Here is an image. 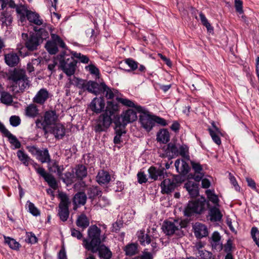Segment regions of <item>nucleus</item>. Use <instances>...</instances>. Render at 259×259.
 <instances>
[{
    "mask_svg": "<svg viewBox=\"0 0 259 259\" xmlns=\"http://www.w3.org/2000/svg\"><path fill=\"white\" fill-rule=\"evenodd\" d=\"M68 80L69 82L66 84V87L68 88H70L71 85H74L83 91H87L96 96L104 94L105 97L108 99H113L115 94L118 93L117 90L112 89L107 86L104 82L99 83L95 81H87L75 76L72 77H69Z\"/></svg>",
    "mask_w": 259,
    "mask_h": 259,
    "instance_id": "nucleus-1",
    "label": "nucleus"
},
{
    "mask_svg": "<svg viewBox=\"0 0 259 259\" xmlns=\"http://www.w3.org/2000/svg\"><path fill=\"white\" fill-rule=\"evenodd\" d=\"M33 30L34 32L30 33V36L25 42L26 47L31 51L36 50L43 40L49 37V32L45 28L34 26Z\"/></svg>",
    "mask_w": 259,
    "mask_h": 259,
    "instance_id": "nucleus-2",
    "label": "nucleus"
},
{
    "mask_svg": "<svg viewBox=\"0 0 259 259\" xmlns=\"http://www.w3.org/2000/svg\"><path fill=\"white\" fill-rule=\"evenodd\" d=\"M101 233V230L96 225L89 227L87 237L83 240V246L87 250H89L105 241V237L102 238Z\"/></svg>",
    "mask_w": 259,
    "mask_h": 259,
    "instance_id": "nucleus-3",
    "label": "nucleus"
},
{
    "mask_svg": "<svg viewBox=\"0 0 259 259\" xmlns=\"http://www.w3.org/2000/svg\"><path fill=\"white\" fill-rule=\"evenodd\" d=\"M187 226V223L184 220L175 219L172 222L164 221L162 226V229L167 236L176 235L178 237H182L184 235L183 228Z\"/></svg>",
    "mask_w": 259,
    "mask_h": 259,
    "instance_id": "nucleus-4",
    "label": "nucleus"
},
{
    "mask_svg": "<svg viewBox=\"0 0 259 259\" xmlns=\"http://www.w3.org/2000/svg\"><path fill=\"white\" fill-rule=\"evenodd\" d=\"M56 58L59 61L61 70L67 76L70 77L74 74L77 62L73 56L67 55L66 51L63 50Z\"/></svg>",
    "mask_w": 259,
    "mask_h": 259,
    "instance_id": "nucleus-5",
    "label": "nucleus"
},
{
    "mask_svg": "<svg viewBox=\"0 0 259 259\" xmlns=\"http://www.w3.org/2000/svg\"><path fill=\"white\" fill-rule=\"evenodd\" d=\"M206 205L207 207L210 205L209 202H206L203 196L194 201H189L184 211V215L187 217H191L195 214H200L205 210Z\"/></svg>",
    "mask_w": 259,
    "mask_h": 259,
    "instance_id": "nucleus-6",
    "label": "nucleus"
},
{
    "mask_svg": "<svg viewBox=\"0 0 259 259\" xmlns=\"http://www.w3.org/2000/svg\"><path fill=\"white\" fill-rule=\"evenodd\" d=\"M9 79L16 84L21 81L23 82V83L20 86V90L21 92L29 87L28 78L26 75L25 70L23 69L14 68L13 70L9 71Z\"/></svg>",
    "mask_w": 259,
    "mask_h": 259,
    "instance_id": "nucleus-7",
    "label": "nucleus"
},
{
    "mask_svg": "<svg viewBox=\"0 0 259 259\" xmlns=\"http://www.w3.org/2000/svg\"><path fill=\"white\" fill-rule=\"evenodd\" d=\"M51 40L47 42L45 45V48L50 55H55L58 52V47L67 50L68 49L63 40L57 34L52 33Z\"/></svg>",
    "mask_w": 259,
    "mask_h": 259,
    "instance_id": "nucleus-8",
    "label": "nucleus"
},
{
    "mask_svg": "<svg viewBox=\"0 0 259 259\" xmlns=\"http://www.w3.org/2000/svg\"><path fill=\"white\" fill-rule=\"evenodd\" d=\"M112 122V120L110 115H109L107 111H105L100 114L95 120L94 131L96 133H99L107 132Z\"/></svg>",
    "mask_w": 259,
    "mask_h": 259,
    "instance_id": "nucleus-9",
    "label": "nucleus"
},
{
    "mask_svg": "<svg viewBox=\"0 0 259 259\" xmlns=\"http://www.w3.org/2000/svg\"><path fill=\"white\" fill-rule=\"evenodd\" d=\"M58 196L60 199L59 204L58 215L62 221L65 222L69 217V205L70 202L68 196L65 193H60Z\"/></svg>",
    "mask_w": 259,
    "mask_h": 259,
    "instance_id": "nucleus-10",
    "label": "nucleus"
},
{
    "mask_svg": "<svg viewBox=\"0 0 259 259\" xmlns=\"http://www.w3.org/2000/svg\"><path fill=\"white\" fill-rule=\"evenodd\" d=\"M32 165L36 172L44 178L51 188L54 190H56L58 188V183L54 176L47 172L42 167H38L37 163L33 162Z\"/></svg>",
    "mask_w": 259,
    "mask_h": 259,
    "instance_id": "nucleus-11",
    "label": "nucleus"
},
{
    "mask_svg": "<svg viewBox=\"0 0 259 259\" xmlns=\"http://www.w3.org/2000/svg\"><path fill=\"white\" fill-rule=\"evenodd\" d=\"M178 176H176L172 179H165L163 180L160 185L161 193L163 194H169L174 191L180 185V182L178 181Z\"/></svg>",
    "mask_w": 259,
    "mask_h": 259,
    "instance_id": "nucleus-12",
    "label": "nucleus"
},
{
    "mask_svg": "<svg viewBox=\"0 0 259 259\" xmlns=\"http://www.w3.org/2000/svg\"><path fill=\"white\" fill-rule=\"evenodd\" d=\"M140 113L143 114L139 116V121L142 126L147 132H150L155 126L153 117L154 115L150 114L149 112L145 109L144 112Z\"/></svg>",
    "mask_w": 259,
    "mask_h": 259,
    "instance_id": "nucleus-13",
    "label": "nucleus"
},
{
    "mask_svg": "<svg viewBox=\"0 0 259 259\" xmlns=\"http://www.w3.org/2000/svg\"><path fill=\"white\" fill-rule=\"evenodd\" d=\"M89 251L93 253H98L100 258L111 259L112 256V253L109 248L103 243L100 244V245H97Z\"/></svg>",
    "mask_w": 259,
    "mask_h": 259,
    "instance_id": "nucleus-14",
    "label": "nucleus"
},
{
    "mask_svg": "<svg viewBox=\"0 0 259 259\" xmlns=\"http://www.w3.org/2000/svg\"><path fill=\"white\" fill-rule=\"evenodd\" d=\"M105 106V99L103 97L94 98L90 104L91 110L98 114L104 110Z\"/></svg>",
    "mask_w": 259,
    "mask_h": 259,
    "instance_id": "nucleus-15",
    "label": "nucleus"
},
{
    "mask_svg": "<svg viewBox=\"0 0 259 259\" xmlns=\"http://www.w3.org/2000/svg\"><path fill=\"white\" fill-rule=\"evenodd\" d=\"M87 200V195L83 191L77 192L73 196L72 202L73 204V209L76 210L78 207L85 205Z\"/></svg>",
    "mask_w": 259,
    "mask_h": 259,
    "instance_id": "nucleus-16",
    "label": "nucleus"
},
{
    "mask_svg": "<svg viewBox=\"0 0 259 259\" xmlns=\"http://www.w3.org/2000/svg\"><path fill=\"white\" fill-rule=\"evenodd\" d=\"M165 170V169L164 167L157 168L155 166H151L148 170L149 177L154 181L161 180L164 178Z\"/></svg>",
    "mask_w": 259,
    "mask_h": 259,
    "instance_id": "nucleus-17",
    "label": "nucleus"
},
{
    "mask_svg": "<svg viewBox=\"0 0 259 259\" xmlns=\"http://www.w3.org/2000/svg\"><path fill=\"white\" fill-rule=\"evenodd\" d=\"M6 64L10 67H15L20 62L19 56L16 53L11 52L4 55Z\"/></svg>",
    "mask_w": 259,
    "mask_h": 259,
    "instance_id": "nucleus-18",
    "label": "nucleus"
},
{
    "mask_svg": "<svg viewBox=\"0 0 259 259\" xmlns=\"http://www.w3.org/2000/svg\"><path fill=\"white\" fill-rule=\"evenodd\" d=\"M175 166L177 172L183 176L187 175L190 170L189 164L183 159H178L176 160L175 162Z\"/></svg>",
    "mask_w": 259,
    "mask_h": 259,
    "instance_id": "nucleus-19",
    "label": "nucleus"
},
{
    "mask_svg": "<svg viewBox=\"0 0 259 259\" xmlns=\"http://www.w3.org/2000/svg\"><path fill=\"white\" fill-rule=\"evenodd\" d=\"M193 228L195 236L197 239L206 237L208 234L207 227L204 224L197 223Z\"/></svg>",
    "mask_w": 259,
    "mask_h": 259,
    "instance_id": "nucleus-20",
    "label": "nucleus"
},
{
    "mask_svg": "<svg viewBox=\"0 0 259 259\" xmlns=\"http://www.w3.org/2000/svg\"><path fill=\"white\" fill-rule=\"evenodd\" d=\"M198 186V184L191 181H188L185 184L184 187L188 192L191 197L195 198L199 195Z\"/></svg>",
    "mask_w": 259,
    "mask_h": 259,
    "instance_id": "nucleus-21",
    "label": "nucleus"
},
{
    "mask_svg": "<svg viewBox=\"0 0 259 259\" xmlns=\"http://www.w3.org/2000/svg\"><path fill=\"white\" fill-rule=\"evenodd\" d=\"M49 97V94L47 89H41L33 98V101L34 103L43 105L48 100Z\"/></svg>",
    "mask_w": 259,
    "mask_h": 259,
    "instance_id": "nucleus-22",
    "label": "nucleus"
},
{
    "mask_svg": "<svg viewBox=\"0 0 259 259\" xmlns=\"http://www.w3.org/2000/svg\"><path fill=\"white\" fill-rule=\"evenodd\" d=\"M50 133L53 134L56 139H61L65 135V128L62 124L56 123L51 127Z\"/></svg>",
    "mask_w": 259,
    "mask_h": 259,
    "instance_id": "nucleus-23",
    "label": "nucleus"
},
{
    "mask_svg": "<svg viewBox=\"0 0 259 259\" xmlns=\"http://www.w3.org/2000/svg\"><path fill=\"white\" fill-rule=\"evenodd\" d=\"M1 132L9 139L10 143L15 146V148H20L21 143L17 138L12 135L4 126L0 130Z\"/></svg>",
    "mask_w": 259,
    "mask_h": 259,
    "instance_id": "nucleus-24",
    "label": "nucleus"
},
{
    "mask_svg": "<svg viewBox=\"0 0 259 259\" xmlns=\"http://www.w3.org/2000/svg\"><path fill=\"white\" fill-rule=\"evenodd\" d=\"M211 125L214 130L208 128V131L209 135L213 141L217 145H220L221 144V140L219 137V135H222L221 132L219 128L216 126L214 121L212 122Z\"/></svg>",
    "mask_w": 259,
    "mask_h": 259,
    "instance_id": "nucleus-25",
    "label": "nucleus"
},
{
    "mask_svg": "<svg viewBox=\"0 0 259 259\" xmlns=\"http://www.w3.org/2000/svg\"><path fill=\"white\" fill-rule=\"evenodd\" d=\"M25 11L26 17L30 22L39 26L42 24L43 20L40 19V16L38 13L28 10H25Z\"/></svg>",
    "mask_w": 259,
    "mask_h": 259,
    "instance_id": "nucleus-26",
    "label": "nucleus"
},
{
    "mask_svg": "<svg viewBox=\"0 0 259 259\" xmlns=\"http://www.w3.org/2000/svg\"><path fill=\"white\" fill-rule=\"evenodd\" d=\"M116 100L124 106L134 108L138 112H144V108L143 107L140 105H136L134 102L128 99H124L117 97L116 98Z\"/></svg>",
    "mask_w": 259,
    "mask_h": 259,
    "instance_id": "nucleus-27",
    "label": "nucleus"
},
{
    "mask_svg": "<svg viewBox=\"0 0 259 259\" xmlns=\"http://www.w3.org/2000/svg\"><path fill=\"white\" fill-rule=\"evenodd\" d=\"M87 193L89 199L92 201L98 197V198L102 196V191L98 186H92L87 188Z\"/></svg>",
    "mask_w": 259,
    "mask_h": 259,
    "instance_id": "nucleus-28",
    "label": "nucleus"
},
{
    "mask_svg": "<svg viewBox=\"0 0 259 259\" xmlns=\"http://www.w3.org/2000/svg\"><path fill=\"white\" fill-rule=\"evenodd\" d=\"M44 118L46 124L52 125L56 124L58 116L55 110H49L45 112Z\"/></svg>",
    "mask_w": 259,
    "mask_h": 259,
    "instance_id": "nucleus-29",
    "label": "nucleus"
},
{
    "mask_svg": "<svg viewBox=\"0 0 259 259\" xmlns=\"http://www.w3.org/2000/svg\"><path fill=\"white\" fill-rule=\"evenodd\" d=\"M96 179L100 185L107 184L110 182L111 176L108 171L102 170L98 172Z\"/></svg>",
    "mask_w": 259,
    "mask_h": 259,
    "instance_id": "nucleus-30",
    "label": "nucleus"
},
{
    "mask_svg": "<svg viewBox=\"0 0 259 259\" xmlns=\"http://www.w3.org/2000/svg\"><path fill=\"white\" fill-rule=\"evenodd\" d=\"M122 116L123 120L127 124L136 121L138 118L136 111L131 109L126 110Z\"/></svg>",
    "mask_w": 259,
    "mask_h": 259,
    "instance_id": "nucleus-31",
    "label": "nucleus"
},
{
    "mask_svg": "<svg viewBox=\"0 0 259 259\" xmlns=\"http://www.w3.org/2000/svg\"><path fill=\"white\" fill-rule=\"evenodd\" d=\"M74 169L75 177L77 179L82 180L87 177V168L84 165L78 164L75 166Z\"/></svg>",
    "mask_w": 259,
    "mask_h": 259,
    "instance_id": "nucleus-32",
    "label": "nucleus"
},
{
    "mask_svg": "<svg viewBox=\"0 0 259 259\" xmlns=\"http://www.w3.org/2000/svg\"><path fill=\"white\" fill-rule=\"evenodd\" d=\"M36 158L42 163H49L51 160V156L47 148L40 150Z\"/></svg>",
    "mask_w": 259,
    "mask_h": 259,
    "instance_id": "nucleus-33",
    "label": "nucleus"
},
{
    "mask_svg": "<svg viewBox=\"0 0 259 259\" xmlns=\"http://www.w3.org/2000/svg\"><path fill=\"white\" fill-rule=\"evenodd\" d=\"M76 224L77 227L84 230L89 226L90 221L87 215L82 213L77 217Z\"/></svg>",
    "mask_w": 259,
    "mask_h": 259,
    "instance_id": "nucleus-34",
    "label": "nucleus"
},
{
    "mask_svg": "<svg viewBox=\"0 0 259 259\" xmlns=\"http://www.w3.org/2000/svg\"><path fill=\"white\" fill-rule=\"evenodd\" d=\"M169 132L166 128L161 130L157 134V140L158 142L165 144L169 142Z\"/></svg>",
    "mask_w": 259,
    "mask_h": 259,
    "instance_id": "nucleus-35",
    "label": "nucleus"
},
{
    "mask_svg": "<svg viewBox=\"0 0 259 259\" xmlns=\"http://www.w3.org/2000/svg\"><path fill=\"white\" fill-rule=\"evenodd\" d=\"M209 214L210 217V220L214 222L220 221L223 217L219 208L216 206H213L210 208Z\"/></svg>",
    "mask_w": 259,
    "mask_h": 259,
    "instance_id": "nucleus-36",
    "label": "nucleus"
},
{
    "mask_svg": "<svg viewBox=\"0 0 259 259\" xmlns=\"http://www.w3.org/2000/svg\"><path fill=\"white\" fill-rule=\"evenodd\" d=\"M138 239L142 245L145 246L146 244H149L151 242L150 236L145 234L144 230H141L138 232Z\"/></svg>",
    "mask_w": 259,
    "mask_h": 259,
    "instance_id": "nucleus-37",
    "label": "nucleus"
},
{
    "mask_svg": "<svg viewBox=\"0 0 259 259\" xmlns=\"http://www.w3.org/2000/svg\"><path fill=\"white\" fill-rule=\"evenodd\" d=\"M165 151L166 152V153H169L170 154V153H171L172 154L169 158V159H171L175 156H178L179 155V149L176 144L172 142L169 143L167 145Z\"/></svg>",
    "mask_w": 259,
    "mask_h": 259,
    "instance_id": "nucleus-38",
    "label": "nucleus"
},
{
    "mask_svg": "<svg viewBox=\"0 0 259 259\" xmlns=\"http://www.w3.org/2000/svg\"><path fill=\"white\" fill-rule=\"evenodd\" d=\"M0 20L2 22L3 25L8 26L12 23L13 17L7 11H4L0 15Z\"/></svg>",
    "mask_w": 259,
    "mask_h": 259,
    "instance_id": "nucleus-39",
    "label": "nucleus"
},
{
    "mask_svg": "<svg viewBox=\"0 0 259 259\" xmlns=\"http://www.w3.org/2000/svg\"><path fill=\"white\" fill-rule=\"evenodd\" d=\"M25 113L26 116L34 118L38 114V109L36 105L31 104L26 108Z\"/></svg>",
    "mask_w": 259,
    "mask_h": 259,
    "instance_id": "nucleus-40",
    "label": "nucleus"
},
{
    "mask_svg": "<svg viewBox=\"0 0 259 259\" xmlns=\"http://www.w3.org/2000/svg\"><path fill=\"white\" fill-rule=\"evenodd\" d=\"M17 155L20 161L25 166H28L30 161H33L26 154L24 151L19 150L17 152Z\"/></svg>",
    "mask_w": 259,
    "mask_h": 259,
    "instance_id": "nucleus-41",
    "label": "nucleus"
},
{
    "mask_svg": "<svg viewBox=\"0 0 259 259\" xmlns=\"http://www.w3.org/2000/svg\"><path fill=\"white\" fill-rule=\"evenodd\" d=\"M1 103L7 105H10L13 102L12 96L8 92L2 91L1 92Z\"/></svg>",
    "mask_w": 259,
    "mask_h": 259,
    "instance_id": "nucleus-42",
    "label": "nucleus"
},
{
    "mask_svg": "<svg viewBox=\"0 0 259 259\" xmlns=\"http://www.w3.org/2000/svg\"><path fill=\"white\" fill-rule=\"evenodd\" d=\"M138 246L137 243H131L127 244L124 248V251L125 254L129 256H133L138 253Z\"/></svg>",
    "mask_w": 259,
    "mask_h": 259,
    "instance_id": "nucleus-43",
    "label": "nucleus"
},
{
    "mask_svg": "<svg viewBox=\"0 0 259 259\" xmlns=\"http://www.w3.org/2000/svg\"><path fill=\"white\" fill-rule=\"evenodd\" d=\"M4 238L5 243L8 244L9 247L12 249L18 250L21 246L19 243L17 242L16 240L13 238L6 236H4Z\"/></svg>",
    "mask_w": 259,
    "mask_h": 259,
    "instance_id": "nucleus-44",
    "label": "nucleus"
},
{
    "mask_svg": "<svg viewBox=\"0 0 259 259\" xmlns=\"http://www.w3.org/2000/svg\"><path fill=\"white\" fill-rule=\"evenodd\" d=\"M205 193L207 195V197L209 201L212 202L215 205H219V198L218 196L214 194L213 190H211L210 189L207 190L205 191Z\"/></svg>",
    "mask_w": 259,
    "mask_h": 259,
    "instance_id": "nucleus-45",
    "label": "nucleus"
},
{
    "mask_svg": "<svg viewBox=\"0 0 259 259\" xmlns=\"http://www.w3.org/2000/svg\"><path fill=\"white\" fill-rule=\"evenodd\" d=\"M196 255L198 259H214L212 253L205 250H198Z\"/></svg>",
    "mask_w": 259,
    "mask_h": 259,
    "instance_id": "nucleus-46",
    "label": "nucleus"
},
{
    "mask_svg": "<svg viewBox=\"0 0 259 259\" xmlns=\"http://www.w3.org/2000/svg\"><path fill=\"white\" fill-rule=\"evenodd\" d=\"M118 110V105L116 103L113 101H108L106 111L107 113H109V115H112L115 111Z\"/></svg>",
    "mask_w": 259,
    "mask_h": 259,
    "instance_id": "nucleus-47",
    "label": "nucleus"
},
{
    "mask_svg": "<svg viewBox=\"0 0 259 259\" xmlns=\"http://www.w3.org/2000/svg\"><path fill=\"white\" fill-rule=\"evenodd\" d=\"M74 58H76L78 59L80 62L84 64L88 63L90 61V59L87 56L81 54L80 53H77L76 52H72L71 53Z\"/></svg>",
    "mask_w": 259,
    "mask_h": 259,
    "instance_id": "nucleus-48",
    "label": "nucleus"
},
{
    "mask_svg": "<svg viewBox=\"0 0 259 259\" xmlns=\"http://www.w3.org/2000/svg\"><path fill=\"white\" fill-rule=\"evenodd\" d=\"M199 16L202 24L206 27L207 31L209 32L213 31V27L211 26L205 15L202 12H201L199 14Z\"/></svg>",
    "mask_w": 259,
    "mask_h": 259,
    "instance_id": "nucleus-49",
    "label": "nucleus"
},
{
    "mask_svg": "<svg viewBox=\"0 0 259 259\" xmlns=\"http://www.w3.org/2000/svg\"><path fill=\"white\" fill-rule=\"evenodd\" d=\"M235 247L233 246V241L229 239L227 243L223 245V249L226 253H232Z\"/></svg>",
    "mask_w": 259,
    "mask_h": 259,
    "instance_id": "nucleus-50",
    "label": "nucleus"
},
{
    "mask_svg": "<svg viewBox=\"0 0 259 259\" xmlns=\"http://www.w3.org/2000/svg\"><path fill=\"white\" fill-rule=\"evenodd\" d=\"M113 122L115 124V128H125L127 123L125 121L122 120V122L120 121V117L118 115H116L114 117V119L113 120Z\"/></svg>",
    "mask_w": 259,
    "mask_h": 259,
    "instance_id": "nucleus-51",
    "label": "nucleus"
},
{
    "mask_svg": "<svg viewBox=\"0 0 259 259\" xmlns=\"http://www.w3.org/2000/svg\"><path fill=\"white\" fill-rule=\"evenodd\" d=\"M251 235L254 241L259 247V231L256 227H253L251 228Z\"/></svg>",
    "mask_w": 259,
    "mask_h": 259,
    "instance_id": "nucleus-52",
    "label": "nucleus"
},
{
    "mask_svg": "<svg viewBox=\"0 0 259 259\" xmlns=\"http://www.w3.org/2000/svg\"><path fill=\"white\" fill-rule=\"evenodd\" d=\"M40 63V60L38 58L33 59L31 62H29L27 65V70L29 73H31L34 71V65H38Z\"/></svg>",
    "mask_w": 259,
    "mask_h": 259,
    "instance_id": "nucleus-53",
    "label": "nucleus"
},
{
    "mask_svg": "<svg viewBox=\"0 0 259 259\" xmlns=\"http://www.w3.org/2000/svg\"><path fill=\"white\" fill-rule=\"evenodd\" d=\"M25 241L28 243L34 244L37 242V238L32 232H26Z\"/></svg>",
    "mask_w": 259,
    "mask_h": 259,
    "instance_id": "nucleus-54",
    "label": "nucleus"
},
{
    "mask_svg": "<svg viewBox=\"0 0 259 259\" xmlns=\"http://www.w3.org/2000/svg\"><path fill=\"white\" fill-rule=\"evenodd\" d=\"M27 203H28V209L29 212L35 217L39 215L40 211L37 209L36 207L35 206L34 204L30 201H27Z\"/></svg>",
    "mask_w": 259,
    "mask_h": 259,
    "instance_id": "nucleus-55",
    "label": "nucleus"
},
{
    "mask_svg": "<svg viewBox=\"0 0 259 259\" xmlns=\"http://www.w3.org/2000/svg\"><path fill=\"white\" fill-rule=\"evenodd\" d=\"M87 70H88L91 74H94L97 76H99V69L94 64H90L85 67Z\"/></svg>",
    "mask_w": 259,
    "mask_h": 259,
    "instance_id": "nucleus-56",
    "label": "nucleus"
},
{
    "mask_svg": "<svg viewBox=\"0 0 259 259\" xmlns=\"http://www.w3.org/2000/svg\"><path fill=\"white\" fill-rule=\"evenodd\" d=\"M48 163V168L49 172L56 173V170L58 166L59 163L56 160H50Z\"/></svg>",
    "mask_w": 259,
    "mask_h": 259,
    "instance_id": "nucleus-57",
    "label": "nucleus"
},
{
    "mask_svg": "<svg viewBox=\"0 0 259 259\" xmlns=\"http://www.w3.org/2000/svg\"><path fill=\"white\" fill-rule=\"evenodd\" d=\"M109 204V200L105 196L102 197L100 196L98 198V201L97 202L96 205L98 206H100L101 208L105 207L106 205Z\"/></svg>",
    "mask_w": 259,
    "mask_h": 259,
    "instance_id": "nucleus-58",
    "label": "nucleus"
},
{
    "mask_svg": "<svg viewBox=\"0 0 259 259\" xmlns=\"http://www.w3.org/2000/svg\"><path fill=\"white\" fill-rule=\"evenodd\" d=\"M126 64L131 68V70H135L138 67V63L133 59L128 58L125 60Z\"/></svg>",
    "mask_w": 259,
    "mask_h": 259,
    "instance_id": "nucleus-59",
    "label": "nucleus"
},
{
    "mask_svg": "<svg viewBox=\"0 0 259 259\" xmlns=\"http://www.w3.org/2000/svg\"><path fill=\"white\" fill-rule=\"evenodd\" d=\"M192 169L194 170L195 173H202L203 172V168L202 165L199 163H196L193 161H191Z\"/></svg>",
    "mask_w": 259,
    "mask_h": 259,
    "instance_id": "nucleus-60",
    "label": "nucleus"
},
{
    "mask_svg": "<svg viewBox=\"0 0 259 259\" xmlns=\"http://www.w3.org/2000/svg\"><path fill=\"white\" fill-rule=\"evenodd\" d=\"M234 3L236 11L240 14H243L244 11L242 1L241 0H235Z\"/></svg>",
    "mask_w": 259,
    "mask_h": 259,
    "instance_id": "nucleus-61",
    "label": "nucleus"
},
{
    "mask_svg": "<svg viewBox=\"0 0 259 259\" xmlns=\"http://www.w3.org/2000/svg\"><path fill=\"white\" fill-rule=\"evenodd\" d=\"M204 175L203 172L199 174V173H195L194 174H190L188 175L189 179H194L196 182H199L203 179Z\"/></svg>",
    "mask_w": 259,
    "mask_h": 259,
    "instance_id": "nucleus-62",
    "label": "nucleus"
},
{
    "mask_svg": "<svg viewBox=\"0 0 259 259\" xmlns=\"http://www.w3.org/2000/svg\"><path fill=\"white\" fill-rule=\"evenodd\" d=\"M10 122L12 126L16 127L21 123V119L18 116L13 115L10 118Z\"/></svg>",
    "mask_w": 259,
    "mask_h": 259,
    "instance_id": "nucleus-63",
    "label": "nucleus"
},
{
    "mask_svg": "<svg viewBox=\"0 0 259 259\" xmlns=\"http://www.w3.org/2000/svg\"><path fill=\"white\" fill-rule=\"evenodd\" d=\"M146 250L142 252V254L136 256L134 259H153V257L152 253L146 251Z\"/></svg>",
    "mask_w": 259,
    "mask_h": 259,
    "instance_id": "nucleus-64",
    "label": "nucleus"
}]
</instances>
